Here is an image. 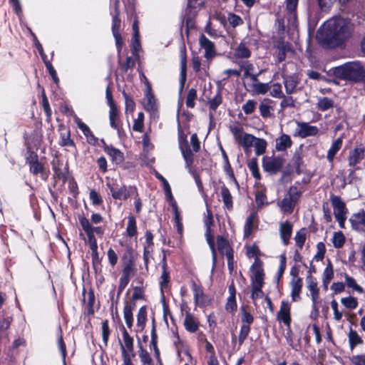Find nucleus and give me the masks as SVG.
Returning <instances> with one entry per match:
<instances>
[{"label": "nucleus", "mask_w": 365, "mask_h": 365, "mask_svg": "<svg viewBox=\"0 0 365 365\" xmlns=\"http://www.w3.org/2000/svg\"><path fill=\"white\" fill-rule=\"evenodd\" d=\"M354 24L349 19L336 17L327 21L317 33L318 38L328 47L342 45L352 35Z\"/></svg>", "instance_id": "obj_1"}, {"label": "nucleus", "mask_w": 365, "mask_h": 365, "mask_svg": "<svg viewBox=\"0 0 365 365\" xmlns=\"http://www.w3.org/2000/svg\"><path fill=\"white\" fill-rule=\"evenodd\" d=\"M334 75L339 78L355 82H365V70L359 62H349L336 67Z\"/></svg>", "instance_id": "obj_2"}, {"label": "nucleus", "mask_w": 365, "mask_h": 365, "mask_svg": "<svg viewBox=\"0 0 365 365\" xmlns=\"http://www.w3.org/2000/svg\"><path fill=\"white\" fill-rule=\"evenodd\" d=\"M229 129L232 134L236 143L243 148L246 154H249L251 152V148L253 146L255 136L245 133L242 126L239 124L231 125H230Z\"/></svg>", "instance_id": "obj_3"}, {"label": "nucleus", "mask_w": 365, "mask_h": 365, "mask_svg": "<svg viewBox=\"0 0 365 365\" xmlns=\"http://www.w3.org/2000/svg\"><path fill=\"white\" fill-rule=\"evenodd\" d=\"M301 196V192L295 186H292L288 190L284 197L277 202V205L284 214H292Z\"/></svg>", "instance_id": "obj_4"}, {"label": "nucleus", "mask_w": 365, "mask_h": 365, "mask_svg": "<svg viewBox=\"0 0 365 365\" xmlns=\"http://www.w3.org/2000/svg\"><path fill=\"white\" fill-rule=\"evenodd\" d=\"M365 158V147L362 145L355 147L351 150L347 157L348 165L350 167L349 177L351 178L356 170H359V165Z\"/></svg>", "instance_id": "obj_5"}, {"label": "nucleus", "mask_w": 365, "mask_h": 365, "mask_svg": "<svg viewBox=\"0 0 365 365\" xmlns=\"http://www.w3.org/2000/svg\"><path fill=\"white\" fill-rule=\"evenodd\" d=\"M331 205L334 209V215L339 222L341 228H344V223L346 220L347 209L345 203L341 197L337 195H331L330 198Z\"/></svg>", "instance_id": "obj_6"}, {"label": "nucleus", "mask_w": 365, "mask_h": 365, "mask_svg": "<svg viewBox=\"0 0 365 365\" xmlns=\"http://www.w3.org/2000/svg\"><path fill=\"white\" fill-rule=\"evenodd\" d=\"M107 186L111 192L112 197L115 200H125L133 195L138 197V191L135 187L123 185L120 188L116 189L114 185L110 182L107 183Z\"/></svg>", "instance_id": "obj_7"}, {"label": "nucleus", "mask_w": 365, "mask_h": 365, "mask_svg": "<svg viewBox=\"0 0 365 365\" xmlns=\"http://www.w3.org/2000/svg\"><path fill=\"white\" fill-rule=\"evenodd\" d=\"M178 142L186 166L190 168L194 160V155L188 145L187 137L180 128H178Z\"/></svg>", "instance_id": "obj_8"}, {"label": "nucleus", "mask_w": 365, "mask_h": 365, "mask_svg": "<svg viewBox=\"0 0 365 365\" xmlns=\"http://www.w3.org/2000/svg\"><path fill=\"white\" fill-rule=\"evenodd\" d=\"M284 160L281 157H264L262 159V168L264 171L273 175L278 173L283 167Z\"/></svg>", "instance_id": "obj_9"}, {"label": "nucleus", "mask_w": 365, "mask_h": 365, "mask_svg": "<svg viewBox=\"0 0 365 365\" xmlns=\"http://www.w3.org/2000/svg\"><path fill=\"white\" fill-rule=\"evenodd\" d=\"M252 272L251 283L252 285H263L264 284V270L262 269V263L256 258L254 263L250 267Z\"/></svg>", "instance_id": "obj_10"}, {"label": "nucleus", "mask_w": 365, "mask_h": 365, "mask_svg": "<svg viewBox=\"0 0 365 365\" xmlns=\"http://www.w3.org/2000/svg\"><path fill=\"white\" fill-rule=\"evenodd\" d=\"M296 123L298 128L296 131L295 135H297L301 138L316 136L319 132V130L317 126L311 125L308 123L297 121Z\"/></svg>", "instance_id": "obj_11"}, {"label": "nucleus", "mask_w": 365, "mask_h": 365, "mask_svg": "<svg viewBox=\"0 0 365 365\" xmlns=\"http://www.w3.org/2000/svg\"><path fill=\"white\" fill-rule=\"evenodd\" d=\"M306 281L307 284V289L311 294L313 308L317 309V306L320 302L319 289L317 286V279L313 276L309 274L307 277Z\"/></svg>", "instance_id": "obj_12"}, {"label": "nucleus", "mask_w": 365, "mask_h": 365, "mask_svg": "<svg viewBox=\"0 0 365 365\" xmlns=\"http://www.w3.org/2000/svg\"><path fill=\"white\" fill-rule=\"evenodd\" d=\"M283 82L284 84L286 93L288 95L294 93L297 91V86L300 82L299 75L294 73L292 75H283Z\"/></svg>", "instance_id": "obj_13"}, {"label": "nucleus", "mask_w": 365, "mask_h": 365, "mask_svg": "<svg viewBox=\"0 0 365 365\" xmlns=\"http://www.w3.org/2000/svg\"><path fill=\"white\" fill-rule=\"evenodd\" d=\"M199 44L201 48L205 50L204 56L210 60L216 55V51L214 43L208 39L204 34H202L199 38Z\"/></svg>", "instance_id": "obj_14"}, {"label": "nucleus", "mask_w": 365, "mask_h": 365, "mask_svg": "<svg viewBox=\"0 0 365 365\" xmlns=\"http://www.w3.org/2000/svg\"><path fill=\"white\" fill-rule=\"evenodd\" d=\"M349 220L354 230L359 232L365 231V212L364 210L354 214Z\"/></svg>", "instance_id": "obj_15"}, {"label": "nucleus", "mask_w": 365, "mask_h": 365, "mask_svg": "<svg viewBox=\"0 0 365 365\" xmlns=\"http://www.w3.org/2000/svg\"><path fill=\"white\" fill-rule=\"evenodd\" d=\"M277 320L289 327L291 323L290 306L287 302H282L280 309L277 315Z\"/></svg>", "instance_id": "obj_16"}, {"label": "nucleus", "mask_w": 365, "mask_h": 365, "mask_svg": "<svg viewBox=\"0 0 365 365\" xmlns=\"http://www.w3.org/2000/svg\"><path fill=\"white\" fill-rule=\"evenodd\" d=\"M279 231L284 245H287L289 243L292 233V225L288 221L281 222L279 223Z\"/></svg>", "instance_id": "obj_17"}, {"label": "nucleus", "mask_w": 365, "mask_h": 365, "mask_svg": "<svg viewBox=\"0 0 365 365\" xmlns=\"http://www.w3.org/2000/svg\"><path fill=\"white\" fill-rule=\"evenodd\" d=\"M144 108L148 111H153L157 109L156 100L152 93L151 86L149 82H147Z\"/></svg>", "instance_id": "obj_18"}, {"label": "nucleus", "mask_w": 365, "mask_h": 365, "mask_svg": "<svg viewBox=\"0 0 365 365\" xmlns=\"http://www.w3.org/2000/svg\"><path fill=\"white\" fill-rule=\"evenodd\" d=\"M104 151L110 157L112 162L116 165L120 164L124 160L123 153L112 145H106Z\"/></svg>", "instance_id": "obj_19"}, {"label": "nucleus", "mask_w": 365, "mask_h": 365, "mask_svg": "<svg viewBox=\"0 0 365 365\" xmlns=\"http://www.w3.org/2000/svg\"><path fill=\"white\" fill-rule=\"evenodd\" d=\"M292 292L291 297L293 302H297L300 300V293L302 289V279L299 277H293L290 282Z\"/></svg>", "instance_id": "obj_20"}, {"label": "nucleus", "mask_w": 365, "mask_h": 365, "mask_svg": "<svg viewBox=\"0 0 365 365\" xmlns=\"http://www.w3.org/2000/svg\"><path fill=\"white\" fill-rule=\"evenodd\" d=\"M122 336L123 342L120 341V351L124 349L128 352H133L134 350V340L133 338L128 334L125 327L122 329Z\"/></svg>", "instance_id": "obj_21"}, {"label": "nucleus", "mask_w": 365, "mask_h": 365, "mask_svg": "<svg viewBox=\"0 0 365 365\" xmlns=\"http://www.w3.org/2000/svg\"><path fill=\"white\" fill-rule=\"evenodd\" d=\"M183 324L185 329L190 333H195L198 330L200 326L198 320L189 312L185 314Z\"/></svg>", "instance_id": "obj_22"}, {"label": "nucleus", "mask_w": 365, "mask_h": 365, "mask_svg": "<svg viewBox=\"0 0 365 365\" xmlns=\"http://www.w3.org/2000/svg\"><path fill=\"white\" fill-rule=\"evenodd\" d=\"M138 356L141 365H155L154 361L150 353L143 347L142 342L138 341Z\"/></svg>", "instance_id": "obj_23"}, {"label": "nucleus", "mask_w": 365, "mask_h": 365, "mask_svg": "<svg viewBox=\"0 0 365 365\" xmlns=\"http://www.w3.org/2000/svg\"><path fill=\"white\" fill-rule=\"evenodd\" d=\"M250 78L252 81L253 83L252 87L253 88V91L256 94H265L269 90V83H264L259 82L256 75H250Z\"/></svg>", "instance_id": "obj_24"}, {"label": "nucleus", "mask_w": 365, "mask_h": 365, "mask_svg": "<svg viewBox=\"0 0 365 365\" xmlns=\"http://www.w3.org/2000/svg\"><path fill=\"white\" fill-rule=\"evenodd\" d=\"M217 250L222 255H225L228 256L230 255L233 254V250L231 248L228 241L222 236L217 237Z\"/></svg>", "instance_id": "obj_25"}, {"label": "nucleus", "mask_w": 365, "mask_h": 365, "mask_svg": "<svg viewBox=\"0 0 365 365\" xmlns=\"http://www.w3.org/2000/svg\"><path fill=\"white\" fill-rule=\"evenodd\" d=\"M110 125L118 132L121 129V123L119 118V110L116 107L110 108L109 111Z\"/></svg>", "instance_id": "obj_26"}, {"label": "nucleus", "mask_w": 365, "mask_h": 365, "mask_svg": "<svg viewBox=\"0 0 365 365\" xmlns=\"http://www.w3.org/2000/svg\"><path fill=\"white\" fill-rule=\"evenodd\" d=\"M348 340L349 348L351 351H353L356 346L364 343L362 337L357 333L356 331L351 328H350L348 333Z\"/></svg>", "instance_id": "obj_27"}, {"label": "nucleus", "mask_w": 365, "mask_h": 365, "mask_svg": "<svg viewBox=\"0 0 365 365\" xmlns=\"http://www.w3.org/2000/svg\"><path fill=\"white\" fill-rule=\"evenodd\" d=\"M292 145V140L289 135L282 134L279 138L276 140V150L278 151H284L290 148Z\"/></svg>", "instance_id": "obj_28"}, {"label": "nucleus", "mask_w": 365, "mask_h": 365, "mask_svg": "<svg viewBox=\"0 0 365 365\" xmlns=\"http://www.w3.org/2000/svg\"><path fill=\"white\" fill-rule=\"evenodd\" d=\"M192 291L194 292L195 303L201 307L207 305V299L201 287L194 283L192 285Z\"/></svg>", "instance_id": "obj_29"}, {"label": "nucleus", "mask_w": 365, "mask_h": 365, "mask_svg": "<svg viewBox=\"0 0 365 365\" xmlns=\"http://www.w3.org/2000/svg\"><path fill=\"white\" fill-rule=\"evenodd\" d=\"M343 140L341 138H338L331 144V148L327 151V159L329 163H332L335 155L341 148Z\"/></svg>", "instance_id": "obj_30"}, {"label": "nucleus", "mask_w": 365, "mask_h": 365, "mask_svg": "<svg viewBox=\"0 0 365 365\" xmlns=\"http://www.w3.org/2000/svg\"><path fill=\"white\" fill-rule=\"evenodd\" d=\"M220 195L225 207L227 210H232L233 207L232 196L226 186L223 185L221 187Z\"/></svg>", "instance_id": "obj_31"}, {"label": "nucleus", "mask_w": 365, "mask_h": 365, "mask_svg": "<svg viewBox=\"0 0 365 365\" xmlns=\"http://www.w3.org/2000/svg\"><path fill=\"white\" fill-rule=\"evenodd\" d=\"M29 163L30 167V171L32 174L36 175L38 174L43 173V165L38 160L36 155L34 158H32L31 160H29Z\"/></svg>", "instance_id": "obj_32"}, {"label": "nucleus", "mask_w": 365, "mask_h": 365, "mask_svg": "<svg viewBox=\"0 0 365 365\" xmlns=\"http://www.w3.org/2000/svg\"><path fill=\"white\" fill-rule=\"evenodd\" d=\"M240 319L242 324H248L250 326L254 322V317L251 312L248 310V307L242 306L240 308Z\"/></svg>", "instance_id": "obj_33"}, {"label": "nucleus", "mask_w": 365, "mask_h": 365, "mask_svg": "<svg viewBox=\"0 0 365 365\" xmlns=\"http://www.w3.org/2000/svg\"><path fill=\"white\" fill-rule=\"evenodd\" d=\"M267 145V141L264 139L255 137L253 146L255 147L256 155L264 154L266 152Z\"/></svg>", "instance_id": "obj_34"}, {"label": "nucleus", "mask_w": 365, "mask_h": 365, "mask_svg": "<svg viewBox=\"0 0 365 365\" xmlns=\"http://www.w3.org/2000/svg\"><path fill=\"white\" fill-rule=\"evenodd\" d=\"M187 57L185 50L180 51V81L184 84L186 79Z\"/></svg>", "instance_id": "obj_35"}, {"label": "nucleus", "mask_w": 365, "mask_h": 365, "mask_svg": "<svg viewBox=\"0 0 365 365\" xmlns=\"http://www.w3.org/2000/svg\"><path fill=\"white\" fill-rule=\"evenodd\" d=\"M205 237L209 245V247L212 251L213 262L215 263L217 259V252L215 247L214 235L212 233L211 229H206Z\"/></svg>", "instance_id": "obj_36"}, {"label": "nucleus", "mask_w": 365, "mask_h": 365, "mask_svg": "<svg viewBox=\"0 0 365 365\" xmlns=\"http://www.w3.org/2000/svg\"><path fill=\"white\" fill-rule=\"evenodd\" d=\"M74 121L77 124L78 128L83 132V133L87 138L88 141L90 140V139H94V136L92 134V132L91 131L88 126L86 125L84 123H83L79 118L75 116Z\"/></svg>", "instance_id": "obj_37"}, {"label": "nucleus", "mask_w": 365, "mask_h": 365, "mask_svg": "<svg viewBox=\"0 0 365 365\" xmlns=\"http://www.w3.org/2000/svg\"><path fill=\"white\" fill-rule=\"evenodd\" d=\"M222 103V97L221 96L217 93L212 98H211L209 102V108L211 110V111L209 113L210 119L212 120L214 118V113L213 111H215V110L217 108V107Z\"/></svg>", "instance_id": "obj_38"}, {"label": "nucleus", "mask_w": 365, "mask_h": 365, "mask_svg": "<svg viewBox=\"0 0 365 365\" xmlns=\"http://www.w3.org/2000/svg\"><path fill=\"white\" fill-rule=\"evenodd\" d=\"M147 321V309L145 306L140 308L137 314V326L140 328V330H143L145 328V323Z\"/></svg>", "instance_id": "obj_39"}, {"label": "nucleus", "mask_w": 365, "mask_h": 365, "mask_svg": "<svg viewBox=\"0 0 365 365\" xmlns=\"http://www.w3.org/2000/svg\"><path fill=\"white\" fill-rule=\"evenodd\" d=\"M61 140L59 144L61 146H75L73 141L71 139L70 131L68 129H63L61 132Z\"/></svg>", "instance_id": "obj_40"}, {"label": "nucleus", "mask_w": 365, "mask_h": 365, "mask_svg": "<svg viewBox=\"0 0 365 365\" xmlns=\"http://www.w3.org/2000/svg\"><path fill=\"white\" fill-rule=\"evenodd\" d=\"M126 233L129 237H134L137 235V227L135 218L130 215L128 218V224L126 227Z\"/></svg>", "instance_id": "obj_41"}, {"label": "nucleus", "mask_w": 365, "mask_h": 365, "mask_svg": "<svg viewBox=\"0 0 365 365\" xmlns=\"http://www.w3.org/2000/svg\"><path fill=\"white\" fill-rule=\"evenodd\" d=\"M133 307L131 304L125 305L123 309L124 319L128 328H130L133 326Z\"/></svg>", "instance_id": "obj_42"}, {"label": "nucleus", "mask_w": 365, "mask_h": 365, "mask_svg": "<svg viewBox=\"0 0 365 365\" xmlns=\"http://www.w3.org/2000/svg\"><path fill=\"white\" fill-rule=\"evenodd\" d=\"M346 238L344 234L341 232H336L333 235L332 243L335 248H341L344 245Z\"/></svg>", "instance_id": "obj_43"}, {"label": "nucleus", "mask_w": 365, "mask_h": 365, "mask_svg": "<svg viewBox=\"0 0 365 365\" xmlns=\"http://www.w3.org/2000/svg\"><path fill=\"white\" fill-rule=\"evenodd\" d=\"M118 2L116 3V6H118ZM121 25V21L119 19V11L115 6V14L113 17V24H112V33L113 34H120V29Z\"/></svg>", "instance_id": "obj_44"}, {"label": "nucleus", "mask_w": 365, "mask_h": 365, "mask_svg": "<svg viewBox=\"0 0 365 365\" xmlns=\"http://www.w3.org/2000/svg\"><path fill=\"white\" fill-rule=\"evenodd\" d=\"M345 284L349 288H351L358 293L364 292V289L356 283V280L347 274L345 276Z\"/></svg>", "instance_id": "obj_45"}, {"label": "nucleus", "mask_w": 365, "mask_h": 365, "mask_svg": "<svg viewBox=\"0 0 365 365\" xmlns=\"http://www.w3.org/2000/svg\"><path fill=\"white\" fill-rule=\"evenodd\" d=\"M270 95L276 98H282L284 97L282 85L276 83L269 86Z\"/></svg>", "instance_id": "obj_46"}, {"label": "nucleus", "mask_w": 365, "mask_h": 365, "mask_svg": "<svg viewBox=\"0 0 365 365\" xmlns=\"http://www.w3.org/2000/svg\"><path fill=\"white\" fill-rule=\"evenodd\" d=\"M333 101L327 97L319 98L317 103L318 109L322 111L327 110L333 108Z\"/></svg>", "instance_id": "obj_47"}, {"label": "nucleus", "mask_w": 365, "mask_h": 365, "mask_svg": "<svg viewBox=\"0 0 365 365\" xmlns=\"http://www.w3.org/2000/svg\"><path fill=\"white\" fill-rule=\"evenodd\" d=\"M162 268H163V272H162V274L160 277V284L161 288H163V287H167L168 283L169 282V278H170L169 272L167 271V264L165 262V256L163 257V262Z\"/></svg>", "instance_id": "obj_48"}, {"label": "nucleus", "mask_w": 365, "mask_h": 365, "mask_svg": "<svg viewBox=\"0 0 365 365\" xmlns=\"http://www.w3.org/2000/svg\"><path fill=\"white\" fill-rule=\"evenodd\" d=\"M145 237L146 245L144 247V258L145 262H147V253L150 252V250L152 249L153 245V235L150 231H147L145 234Z\"/></svg>", "instance_id": "obj_49"}, {"label": "nucleus", "mask_w": 365, "mask_h": 365, "mask_svg": "<svg viewBox=\"0 0 365 365\" xmlns=\"http://www.w3.org/2000/svg\"><path fill=\"white\" fill-rule=\"evenodd\" d=\"M144 127V113L140 112L138 114V118L134 120L133 129L135 131L142 132Z\"/></svg>", "instance_id": "obj_50"}, {"label": "nucleus", "mask_w": 365, "mask_h": 365, "mask_svg": "<svg viewBox=\"0 0 365 365\" xmlns=\"http://www.w3.org/2000/svg\"><path fill=\"white\" fill-rule=\"evenodd\" d=\"M61 165L62 163L58 160L56 162L53 163V169L56 178L65 180L66 179V174L62 170Z\"/></svg>", "instance_id": "obj_51"}, {"label": "nucleus", "mask_w": 365, "mask_h": 365, "mask_svg": "<svg viewBox=\"0 0 365 365\" xmlns=\"http://www.w3.org/2000/svg\"><path fill=\"white\" fill-rule=\"evenodd\" d=\"M248 168L254 178L257 180H260L261 175L259 171L257 160L256 158H252L250 160L248 163Z\"/></svg>", "instance_id": "obj_52"}, {"label": "nucleus", "mask_w": 365, "mask_h": 365, "mask_svg": "<svg viewBox=\"0 0 365 365\" xmlns=\"http://www.w3.org/2000/svg\"><path fill=\"white\" fill-rule=\"evenodd\" d=\"M341 303L347 309H354L358 307L357 299L353 297L341 298Z\"/></svg>", "instance_id": "obj_53"}, {"label": "nucleus", "mask_w": 365, "mask_h": 365, "mask_svg": "<svg viewBox=\"0 0 365 365\" xmlns=\"http://www.w3.org/2000/svg\"><path fill=\"white\" fill-rule=\"evenodd\" d=\"M251 328L248 324H242L240 327V330L238 336V341L240 345H242L245 340L248 336L250 332Z\"/></svg>", "instance_id": "obj_54"}, {"label": "nucleus", "mask_w": 365, "mask_h": 365, "mask_svg": "<svg viewBox=\"0 0 365 365\" xmlns=\"http://www.w3.org/2000/svg\"><path fill=\"white\" fill-rule=\"evenodd\" d=\"M334 277V269L333 266L330 261L328 262V264L326 268L324 270L322 275V280H325V282H330Z\"/></svg>", "instance_id": "obj_55"}, {"label": "nucleus", "mask_w": 365, "mask_h": 365, "mask_svg": "<svg viewBox=\"0 0 365 365\" xmlns=\"http://www.w3.org/2000/svg\"><path fill=\"white\" fill-rule=\"evenodd\" d=\"M197 98V91L195 88H191L188 91L186 97V106L188 108H192L195 107V101Z\"/></svg>", "instance_id": "obj_56"}, {"label": "nucleus", "mask_w": 365, "mask_h": 365, "mask_svg": "<svg viewBox=\"0 0 365 365\" xmlns=\"http://www.w3.org/2000/svg\"><path fill=\"white\" fill-rule=\"evenodd\" d=\"M250 51L245 44H240L235 50V56L238 58H249L250 56Z\"/></svg>", "instance_id": "obj_57"}, {"label": "nucleus", "mask_w": 365, "mask_h": 365, "mask_svg": "<svg viewBox=\"0 0 365 365\" xmlns=\"http://www.w3.org/2000/svg\"><path fill=\"white\" fill-rule=\"evenodd\" d=\"M294 240L296 242V245L299 248L302 249L303 247V245L306 240V232L305 230H300L296 233V235L294 237Z\"/></svg>", "instance_id": "obj_58"}, {"label": "nucleus", "mask_w": 365, "mask_h": 365, "mask_svg": "<svg viewBox=\"0 0 365 365\" xmlns=\"http://www.w3.org/2000/svg\"><path fill=\"white\" fill-rule=\"evenodd\" d=\"M257 105V102L255 100H248L242 107V110L246 115L252 113Z\"/></svg>", "instance_id": "obj_59"}, {"label": "nucleus", "mask_w": 365, "mask_h": 365, "mask_svg": "<svg viewBox=\"0 0 365 365\" xmlns=\"http://www.w3.org/2000/svg\"><path fill=\"white\" fill-rule=\"evenodd\" d=\"M227 20L229 24L232 27H236L243 24V20L242 19V18L240 16L235 14H230L228 15Z\"/></svg>", "instance_id": "obj_60"}, {"label": "nucleus", "mask_w": 365, "mask_h": 365, "mask_svg": "<svg viewBox=\"0 0 365 365\" xmlns=\"http://www.w3.org/2000/svg\"><path fill=\"white\" fill-rule=\"evenodd\" d=\"M123 358V365H134L132 361V358L135 356L133 352H128L124 349H122L121 351Z\"/></svg>", "instance_id": "obj_61"}, {"label": "nucleus", "mask_w": 365, "mask_h": 365, "mask_svg": "<svg viewBox=\"0 0 365 365\" xmlns=\"http://www.w3.org/2000/svg\"><path fill=\"white\" fill-rule=\"evenodd\" d=\"M263 285H252V294L251 298L255 300L259 298H262L264 293L262 290Z\"/></svg>", "instance_id": "obj_62"}, {"label": "nucleus", "mask_w": 365, "mask_h": 365, "mask_svg": "<svg viewBox=\"0 0 365 365\" xmlns=\"http://www.w3.org/2000/svg\"><path fill=\"white\" fill-rule=\"evenodd\" d=\"M101 329L103 340L106 344L108 340L109 335L110 334L108 320H104L102 322Z\"/></svg>", "instance_id": "obj_63"}, {"label": "nucleus", "mask_w": 365, "mask_h": 365, "mask_svg": "<svg viewBox=\"0 0 365 365\" xmlns=\"http://www.w3.org/2000/svg\"><path fill=\"white\" fill-rule=\"evenodd\" d=\"M350 361L353 365H365V354L353 355Z\"/></svg>", "instance_id": "obj_64"}]
</instances>
